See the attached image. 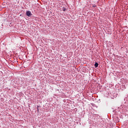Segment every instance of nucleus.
<instances>
[{
    "mask_svg": "<svg viewBox=\"0 0 128 128\" xmlns=\"http://www.w3.org/2000/svg\"><path fill=\"white\" fill-rule=\"evenodd\" d=\"M26 14L28 16H30L32 14V12H30V11H27Z\"/></svg>",
    "mask_w": 128,
    "mask_h": 128,
    "instance_id": "obj_1",
    "label": "nucleus"
},
{
    "mask_svg": "<svg viewBox=\"0 0 128 128\" xmlns=\"http://www.w3.org/2000/svg\"><path fill=\"white\" fill-rule=\"evenodd\" d=\"M94 66H95L96 68H98V64L95 63Z\"/></svg>",
    "mask_w": 128,
    "mask_h": 128,
    "instance_id": "obj_2",
    "label": "nucleus"
},
{
    "mask_svg": "<svg viewBox=\"0 0 128 128\" xmlns=\"http://www.w3.org/2000/svg\"><path fill=\"white\" fill-rule=\"evenodd\" d=\"M63 10H64V12H66V8H63Z\"/></svg>",
    "mask_w": 128,
    "mask_h": 128,
    "instance_id": "obj_3",
    "label": "nucleus"
}]
</instances>
